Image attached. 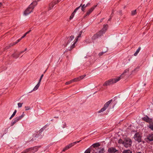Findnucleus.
Listing matches in <instances>:
<instances>
[{"mask_svg": "<svg viewBox=\"0 0 153 153\" xmlns=\"http://www.w3.org/2000/svg\"><path fill=\"white\" fill-rule=\"evenodd\" d=\"M27 49V48H26L25 49V50L24 51H26Z\"/></svg>", "mask_w": 153, "mask_h": 153, "instance_id": "6e6d98bb", "label": "nucleus"}, {"mask_svg": "<svg viewBox=\"0 0 153 153\" xmlns=\"http://www.w3.org/2000/svg\"><path fill=\"white\" fill-rule=\"evenodd\" d=\"M12 45L13 46L14 45H16V42H13V43H12Z\"/></svg>", "mask_w": 153, "mask_h": 153, "instance_id": "de8ad7c7", "label": "nucleus"}, {"mask_svg": "<svg viewBox=\"0 0 153 153\" xmlns=\"http://www.w3.org/2000/svg\"><path fill=\"white\" fill-rule=\"evenodd\" d=\"M10 48V46H9V45L8 46H6L5 48V49H7L9 48Z\"/></svg>", "mask_w": 153, "mask_h": 153, "instance_id": "79ce46f5", "label": "nucleus"}, {"mask_svg": "<svg viewBox=\"0 0 153 153\" xmlns=\"http://www.w3.org/2000/svg\"><path fill=\"white\" fill-rule=\"evenodd\" d=\"M2 5V3H0V7Z\"/></svg>", "mask_w": 153, "mask_h": 153, "instance_id": "5fc2aeb1", "label": "nucleus"}, {"mask_svg": "<svg viewBox=\"0 0 153 153\" xmlns=\"http://www.w3.org/2000/svg\"><path fill=\"white\" fill-rule=\"evenodd\" d=\"M149 127L152 130H153V123H150L149 126Z\"/></svg>", "mask_w": 153, "mask_h": 153, "instance_id": "cd10ccee", "label": "nucleus"}, {"mask_svg": "<svg viewBox=\"0 0 153 153\" xmlns=\"http://www.w3.org/2000/svg\"><path fill=\"white\" fill-rule=\"evenodd\" d=\"M103 19H101V22H102V20H103Z\"/></svg>", "mask_w": 153, "mask_h": 153, "instance_id": "13d9d810", "label": "nucleus"}, {"mask_svg": "<svg viewBox=\"0 0 153 153\" xmlns=\"http://www.w3.org/2000/svg\"><path fill=\"white\" fill-rule=\"evenodd\" d=\"M25 110L27 111L30 110V107L29 106H25Z\"/></svg>", "mask_w": 153, "mask_h": 153, "instance_id": "e433bc0d", "label": "nucleus"}, {"mask_svg": "<svg viewBox=\"0 0 153 153\" xmlns=\"http://www.w3.org/2000/svg\"><path fill=\"white\" fill-rule=\"evenodd\" d=\"M118 143H119L120 144H122L123 145V143H124L123 140L121 139H120L118 140Z\"/></svg>", "mask_w": 153, "mask_h": 153, "instance_id": "2f4dec72", "label": "nucleus"}, {"mask_svg": "<svg viewBox=\"0 0 153 153\" xmlns=\"http://www.w3.org/2000/svg\"><path fill=\"white\" fill-rule=\"evenodd\" d=\"M143 143H144V141H143Z\"/></svg>", "mask_w": 153, "mask_h": 153, "instance_id": "bf43d9fd", "label": "nucleus"}, {"mask_svg": "<svg viewBox=\"0 0 153 153\" xmlns=\"http://www.w3.org/2000/svg\"><path fill=\"white\" fill-rule=\"evenodd\" d=\"M96 152L97 153H103L104 149L103 148H98L96 149Z\"/></svg>", "mask_w": 153, "mask_h": 153, "instance_id": "2eb2a0df", "label": "nucleus"}, {"mask_svg": "<svg viewBox=\"0 0 153 153\" xmlns=\"http://www.w3.org/2000/svg\"><path fill=\"white\" fill-rule=\"evenodd\" d=\"M117 150L114 147H111L109 148L108 150V152L110 153H114L117 152Z\"/></svg>", "mask_w": 153, "mask_h": 153, "instance_id": "4468645a", "label": "nucleus"}, {"mask_svg": "<svg viewBox=\"0 0 153 153\" xmlns=\"http://www.w3.org/2000/svg\"><path fill=\"white\" fill-rule=\"evenodd\" d=\"M15 120L16 122H17L18 121H19L20 120L19 118H18V117H16L14 119Z\"/></svg>", "mask_w": 153, "mask_h": 153, "instance_id": "c9c22d12", "label": "nucleus"}, {"mask_svg": "<svg viewBox=\"0 0 153 153\" xmlns=\"http://www.w3.org/2000/svg\"><path fill=\"white\" fill-rule=\"evenodd\" d=\"M80 7V6H79L78 7H77L74 10V12L72 13L71 14V16H70V19L71 20V19L74 17V13L76 12V11Z\"/></svg>", "mask_w": 153, "mask_h": 153, "instance_id": "dca6fc26", "label": "nucleus"}, {"mask_svg": "<svg viewBox=\"0 0 153 153\" xmlns=\"http://www.w3.org/2000/svg\"><path fill=\"white\" fill-rule=\"evenodd\" d=\"M142 120L146 122L149 123L150 124L152 121V119L149 118L147 116L142 118Z\"/></svg>", "mask_w": 153, "mask_h": 153, "instance_id": "ddd939ff", "label": "nucleus"}, {"mask_svg": "<svg viewBox=\"0 0 153 153\" xmlns=\"http://www.w3.org/2000/svg\"><path fill=\"white\" fill-rule=\"evenodd\" d=\"M66 126V124L65 123V124L63 125V126L62 127L63 128H65V127Z\"/></svg>", "mask_w": 153, "mask_h": 153, "instance_id": "8fccbe9b", "label": "nucleus"}, {"mask_svg": "<svg viewBox=\"0 0 153 153\" xmlns=\"http://www.w3.org/2000/svg\"><path fill=\"white\" fill-rule=\"evenodd\" d=\"M19 54H16V53H15L13 54L12 55V56L13 57V58H18V57H19Z\"/></svg>", "mask_w": 153, "mask_h": 153, "instance_id": "4be33fe9", "label": "nucleus"}, {"mask_svg": "<svg viewBox=\"0 0 153 153\" xmlns=\"http://www.w3.org/2000/svg\"><path fill=\"white\" fill-rule=\"evenodd\" d=\"M99 37L98 36L97 33L94 34L92 37V40H95L97 39Z\"/></svg>", "mask_w": 153, "mask_h": 153, "instance_id": "412c9836", "label": "nucleus"}, {"mask_svg": "<svg viewBox=\"0 0 153 153\" xmlns=\"http://www.w3.org/2000/svg\"><path fill=\"white\" fill-rule=\"evenodd\" d=\"M85 76H86L85 75H84L82 76H80L79 77H78L75 78L74 79H72V81H73V82L79 81L83 79L85 77Z\"/></svg>", "mask_w": 153, "mask_h": 153, "instance_id": "f8f14e48", "label": "nucleus"}, {"mask_svg": "<svg viewBox=\"0 0 153 153\" xmlns=\"http://www.w3.org/2000/svg\"><path fill=\"white\" fill-rule=\"evenodd\" d=\"M107 51H105V52H102L99 53V56H101L104 53H105Z\"/></svg>", "mask_w": 153, "mask_h": 153, "instance_id": "f704fd0d", "label": "nucleus"}, {"mask_svg": "<svg viewBox=\"0 0 153 153\" xmlns=\"http://www.w3.org/2000/svg\"><path fill=\"white\" fill-rule=\"evenodd\" d=\"M82 33V31H80L79 34L78 36L77 37V38L76 39V40L75 42H74V43L72 44V45L70 47V49H69V51L71 50L73 48H74L75 47V44L77 42L78 40V38H79V37H81V34Z\"/></svg>", "mask_w": 153, "mask_h": 153, "instance_id": "9d476101", "label": "nucleus"}, {"mask_svg": "<svg viewBox=\"0 0 153 153\" xmlns=\"http://www.w3.org/2000/svg\"><path fill=\"white\" fill-rule=\"evenodd\" d=\"M134 138L136 141L140 143L142 141V135L138 132L137 133L134 134Z\"/></svg>", "mask_w": 153, "mask_h": 153, "instance_id": "423d86ee", "label": "nucleus"}, {"mask_svg": "<svg viewBox=\"0 0 153 153\" xmlns=\"http://www.w3.org/2000/svg\"><path fill=\"white\" fill-rule=\"evenodd\" d=\"M43 75H44L43 74H42L40 77V79H39V82H41V80H42V79L43 76Z\"/></svg>", "mask_w": 153, "mask_h": 153, "instance_id": "58836bf2", "label": "nucleus"}, {"mask_svg": "<svg viewBox=\"0 0 153 153\" xmlns=\"http://www.w3.org/2000/svg\"><path fill=\"white\" fill-rule=\"evenodd\" d=\"M140 49H141V48L140 47H139L138 49H137V50L136 51V52H135V53L134 54V56H136L137 54H138V53H139V52L140 50Z\"/></svg>", "mask_w": 153, "mask_h": 153, "instance_id": "b1692460", "label": "nucleus"}, {"mask_svg": "<svg viewBox=\"0 0 153 153\" xmlns=\"http://www.w3.org/2000/svg\"><path fill=\"white\" fill-rule=\"evenodd\" d=\"M26 35L25 34H24L23 36L21 37V39H22V38H24V37H25L26 36Z\"/></svg>", "mask_w": 153, "mask_h": 153, "instance_id": "a18cd8bd", "label": "nucleus"}, {"mask_svg": "<svg viewBox=\"0 0 153 153\" xmlns=\"http://www.w3.org/2000/svg\"><path fill=\"white\" fill-rule=\"evenodd\" d=\"M37 4V2L36 1H33L29 6L28 7L25 11L24 14L26 16L33 12L34 7Z\"/></svg>", "mask_w": 153, "mask_h": 153, "instance_id": "f03ea898", "label": "nucleus"}, {"mask_svg": "<svg viewBox=\"0 0 153 153\" xmlns=\"http://www.w3.org/2000/svg\"><path fill=\"white\" fill-rule=\"evenodd\" d=\"M112 101V100H111L108 102H107L104 105V106L99 111H98L99 113H100L105 111L106 109L108 107Z\"/></svg>", "mask_w": 153, "mask_h": 153, "instance_id": "0eeeda50", "label": "nucleus"}, {"mask_svg": "<svg viewBox=\"0 0 153 153\" xmlns=\"http://www.w3.org/2000/svg\"><path fill=\"white\" fill-rule=\"evenodd\" d=\"M97 5V4L95 5H94L89 10L86 12L84 16V18L86 17L87 16H89L90 13L93 11L96 8Z\"/></svg>", "mask_w": 153, "mask_h": 153, "instance_id": "1a4fd4ad", "label": "nucleus"}, {"mask_svg": "<svg viewBox=\"0 0 153 153\" xmlns=\"http://www.w3.org/2000/svg\"><path fill=\"white\" fill-rule=\"evenodd\" d=\"M100 144L99 143H96L93 144V146L94 147H97L100 146Z\"/></svg>", "mask_w": 153, "mask_h": 153, "instance_id": "393cba45", "label": "nucleus"}, {"mask_svg": "<svg viewBox=\"0 0 153 153\" xmlns=\"http://www.w3.org/2000/svg\"><path fill=\"white\" fill-rule=\"evenodd\" d=\"M25 115V114H24V112H23V113L22 114L21 116H20L19 117H18V118H19L20 120L21 119H22L24 116Z\"/></svg>", "mask_w": 153, "mask_h": 153, "instance_id": "c756f323", "label": "nucleus"}, {"mask_svg": "<svg viewBox=\"0 0 153 153\" xmlns=\"http://www.w3.org/2000/svg\"><path fill=\"white\" fill-rule=\"evenodd\" d=\"M136 153H142L140 152H136Z\"/></svg>", "mask_w": 153, "mask_h": 153, "instance_id": "4d7b16f0", "label": "nucleus"}, {"mask_svg": "<svg viewBox=\"0 0 153 153\" xmlns=\"http://www.w3.org/2000/svg\"><path fill=\"white\" fill-rule=\"evenodd\" d=\"M16 110H15L13 112V113L10 117V119H11L16 114Z\"/></svg>", "mask_w": 153, "mask_h": 153, "instance_id": "a878e982", "label": "nucleus"}, {"mask_svg": "<svg viewBox=\"0 0 153 153\" xmlns=\"http://www.w3.org/2000/svg\"><path fill=\"white\" fill-rule=\"evenodd\" d=\"M137 13V10H133L131 12V15L132 16H134Z\"/></svg>", "mask_w": 153, "mask_h": 153, "instance_id": "bb28decb", "label": "nucleus"}, {"mask_svg": "<svg viewBox=\"0 0 153 153\" xmlns=\"http://www.w3.org/2000/svg\"><path fill=\"white\" fill-rule=\"evenodd\" d=\"M38 149L36 147H33L26 149L21 153H32L36 152Z\"/></svg>", "mask_w": 153, "mask_h": 153, "instance_id": "20e7f679", "label": "nucleus"}, {"mask_svg": "<svg viewBox=\"0 0 153 153\" xmlns=\"http://www.w3.org/2000/svg\"><path fill=\"white\" fill-rule=\"evenodd\" d=\"M25 115V114H24V112H23V113L22 114L21 116H20L19 117H18V118H19L20 120L21 119H22L24 116Z\"/></svg>", "mask_w": 153, "mask_h": 153, "instance_id": "7c9ffc66", "label": "nucleus"}, {"mask_svg": "<svg viewBox=\"0 0 153 153\" xmlns=\"http://www.w3.org/2000/svg\"><path fill=\"white\" fill-rule=\"evenodd\" d=\"M74 36H71L69 37H68V42L67 43V44H69L70 43H71V44L73 43H74V42H75L76 40V39H74Z\"/></svg>", "mask_w": 153, "mask_h": 153, "instance_id": "9b49d317", "label": "nucleus"}, {"mask_svg": "<svg viewBox=\"0 0 153 153\" xmlns=\"http://www.w3.org/2000/svg\"><path fill=\"white\" fill-rule=\"evenodd\" d=\"M90 3H88L86 5V6L87 7H88V6L90 5Z\"/></svg>", "mask_w": 153, "mask_h": 153, "instance_id": "09e8293b", "label": "nucleus"}, {"mask_svg": "<svg viewBox=\"0 0 153 153\" xmlns=\"http://www.w3.org/2000/svg\"><path fill=\"white\" fill-rule=\"evenodd\" d=\"M122 153H132V152L130 150L127 149L124 150Z\"/></svg>", "mask_w": 153, "mask_h": 153, "instance_id": "5701e85b", "label": "nucleus"}, {"mask_svg": "<svg viewBox=\"0 0 153 153\" xmlns=\"http://www.w3.org/2000/svg\"><path fill=\"white\" fill-rule=\"evenodd\" d=\"M55 4H54V2L53 1L50 3L48 8V10H50L52 9L54 7Z\"/></svg>", "mask_w": 153, "mask_h": 153, "instance_id": "a211bd4d", "label": "nucleus"}, {"mask_svg": "<svg viewBox=\"0 0 153 153\" xmlns=\"http://www.w3.org/2000/svg\"><path fill=\"white\" fill-rule=\"evenodd\" d=\"M31 31V30H29L25 34L26 35L27 34L29 33Z\"/></svg>", "mask_w": 153, "mask_h": 153, "instance_id": "c03bdc74", "label": "nucleus"}, {"mask_svg": "<svg viewBox=\"0 0 153 153\" xmlns=\"http://www.w3.org/2000/svg\"><path fill=\"white\" fill-rule=\"evenodd\" d=\"M54 4H56L58 3L60 1V0H57L56 1H53Z\"/></svg>", "mask_w": 153, "mask_h": 153, "instance_id": "4c0bfd02", "label": "nucleus"}, {"mask_svg": "<svg viewBox=\"0 0 153 153\" xmlns=\"http://www.w3.org/2000/svg\"><path fill=\"white\" fill-rule=\"evenodd\" d=\"M25 115V114H24V112H23V113L22 114L21 116H20L19 117H18V118H19L20 120L21 119H22L24 116Z\"/></svg>", "mask_w": 153, "mask_h": 153, "instance_id": "c85d7f7f", "label": "nucleus"}, {"mask_svg": "<svg viewBox=\"0 0 153 153\" xmlns=\"http://www.w3.org/2000/svg\"><path fill=\"white\" fill-rule=\"evenodd\" d=\"M16 123V122L14 120V121L13 122L11 123V126H13V125Z\"/></svg>", "mask_w": 153, "mask_h": 153, "instance_id": "a19ab883", "label": "nucleus"}, {"mask_svg": "<svg viewBox=\"0 0 153 153\" xmlns=\"http://www.w3.org/2000/svg\"><path fill=\"white\" fill-rule=\"evenodd\" d=\"M82 5V4H81L79 6L82 7L81 10H82V11L84 12V11L85 10V8L87 7L86 6V5L85 4L83 5Z\"/></svg>", "mask_w": 153, "mask_h": 153, "instance_id": "aec40b11", "label": "nucleus"}, {"mask_svg": "<svg viewBox=\"0 0 153 153\" xmlns=\"http://www.w3.org/2000/svg\"><path fill=\"white\" fill-rule=\"evenodd\" d=\"M23 103H18V106L19 108H20L22 107V105L23 104Z\"/></svg>", "mask_w": 153, "mask_h": 153, "instance_id": "72a5a7b5", "label": "nucleus"}, {"mask_svg": "<svg viewBox=\"0 0 153 153\" xmlns=\"http://www.w3.org/2000/svg\"><path fill=\"white\" fill-rule=\"evenodd\" d=\"M40 82H39L36 85L34 88L33 89V91L36 90L39 87L40 85Z\"/></svg>", "mask_w": 153, "mask_h": 153, "instance_id": "6ab92c4d", "label": "nucleus"}, {"mask_svg": "<svg viewBox=\"0 0 153 153\" xmlns=\"http://www.w3.org/2000/svg\"><path fill=\"white\" fill-rule=\"evenodd\" d=\"M126 72L125 71H124L119 77L111 79L105 81L103 84V86H107L111 84L116 83L119 81L121 79L123 78L124 77Z\"/></svg>", "mask_w": 153, "mask_h": 153, "instance_id": "f257e3e1", "label": "nucleus"}, {"mask_svg": "<svg viewBox=\"0 0 153 153\" xmlns=\"http://www.w3.org/2000/svg\"><path fill=\"white\" fill-rule=\"evenodd\" d=\"M146 139L150 141H153V134H149L147 136Z\"/></svg>", "mask_w": 153, "mask_h": 153, "instance_id": "f3484780", "label": "nucleus"}, {"mask_svg": "<svg viewBox=\"0 0 153 153\" xmlns=\"http://www.w3.org/2000/svg\"><path fill=\"white\" fill-rule=\"evenodd\" d=\"M111 18H110L108 19V21H110L111 20Z\"/></svg>", "mask_w": 153, "mask_h": 153, "instance_id": "864d4df0", "label": "nucleus"}, {"mask_svg": "<svg viewBox=\"0 0 153 153\" xmlns=\"http://www.w3.org/2000/svg\"><path fill=\"white\" fill-rule=\"evenodd\" d=\"M80 141H81V140H80L79 141L75 142L73 143H71L70 144L68 145H67V146H65L63 149L62 151L65 152V150L69 149L72 146H74V145H75L76 143H79Z\"/></svg>", "mask_w": 153, "mask_h": 153, "instance_id": "6e6552de", "label": "nucleus"}, {"mask_svg": "<svg viewBox=\"0 0 153 153\" xmlns=\"http://www.w3.org/2000/svg\"><path fill=\"white\" fill-rule=\"evenodd\" d=\"M108 25H104L102 29L96 33L98 37H100L104 34L107 29Z\"/></svg>", "mask_w": 153, "mask_h": 153, "instance_id": "39448f33", "label": "nucleus"}, {"mask_svg": "<svg viewBox=\"0 0 153 153\" xmlns=\"http://www.w3.org/2000/svg\"><path fill=\"white\" fill-rule=\"evenodd\" d=\"M9 46H10V47L11 46H13V45H12V43H10L9 45Z\"/></svg>", "mask_w": 153, "mask_h": 153, "instance_id": "3c124183", "label": "nucleus"}, {"mask_svg": "<svg viewBox=\"0 0 153 153\" xmlns=\"http://www.w3.org/2000/svg\"><path fill=\"white\" fill-rule=\"evenodd\" d=\"M21 39L20 38V39H18L17 41L16 42V44L18 42H19L21 40Z\"/></svg>", "mask_w": 153, "mask_h": 153, "instance_id": "37998d69", "label": "nucleus"}, {"mask_svg": "<svg viewBox=\"0 0 153 153\" xmlns=\"http://www.w3.org/2000/svg\"><path fill=\"white\" fill-rule=\"evenodd\" d=\"M124 146L126 148L130 147L131 146L132 142L131 140L129 138H125L123 140Z\"/></svg>", "mask_w": 153, "mask_h": 153, "instance_id": "7ed1b4c3", "label": "nucleus"}, {"mask_svg": "<svg viewBox=\"0 0 153 153\" xmlns=\"http://www.w3.org/2000/svg\"><path fill=\"white\" fill-rule=\"evenodd\" d=\"M90 150L87 149L86 150L84 153H90Z\"/></svg>", "mask_w": 153, "mask_h": 153, "instance_id": "ea45409f", "label": "nucleus"}, {"mask_svg": "<svg viewBox=\"0 0 153 153\" xmlns=\"http://www.w3.org/2000/svg\"><path fill=\"white\" fill-rule=\"evenodd\" d=\"M43 130V128H42L39 131V132L40 133L42 132Z\"/></svg>", "mask_w": 153, "mask_h": 153, "instance_id": "49530a36", "label": "nucleus"}, {"mask_svg": "<svg viewBox=\"0 0 153 153\" xmlns=\"http://www.w3.org/2000/svg\"><path fill=\"white\" fill-rule=\"evenodd\" d=\"M24 52V51L21 52L19 53V54H20L21 53H22Z\"/></svg>", "mask_w": 153, "mask_h": 153, "instance_id": "603ef678", "label": "nucleus"}, {"mask_svg": "<svg viewBox=\"0 0 153 153\" xmlns=\"http://www.w3.org/2000/svg\"><path fill=\"white\" fill-rule=\"evenodd\" d=\"M72 82H73V81H72V80H71L68 82H66L65 83V84L66 85H67L70 84L71 83H72Z\"/></svg>", "mask_w": 153, "mask_h": 153, "instance_id": "473e14b6", "label": "nucleus"}]
</instances>
